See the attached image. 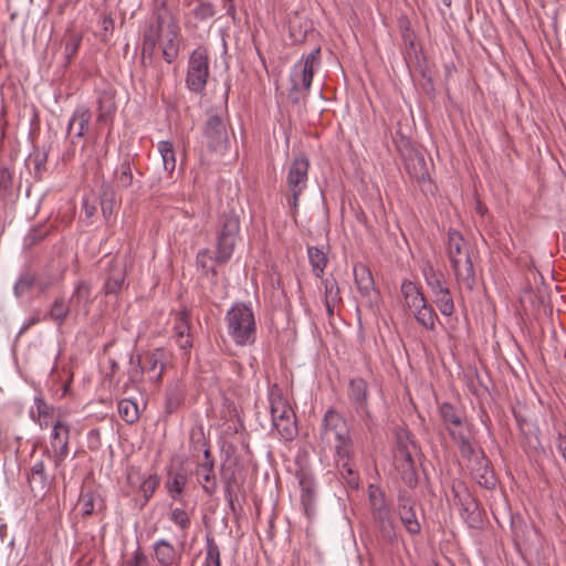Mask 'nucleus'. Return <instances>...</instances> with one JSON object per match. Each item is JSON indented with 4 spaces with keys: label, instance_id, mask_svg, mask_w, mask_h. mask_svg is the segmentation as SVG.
Segmentation results:
<instances>
[{
    "label": "nucleus",
    "instance_id": "obj_4",
    "mask_svg": "<svg viewBox=\"0 0 566 566\" xmlns=\"http://www.w3.org/2000/svg\"><path fill=\"white\" fill-rule=\"evenodd\" d=\"M227 329L238 346H249L255 342L256 323L252 306L235 302L226 313Z\"/></svg>",
    "mask_w": 566,
    "mask_h": 566
},
{
    "label": "nucleus",
    "instance_id": "obj_1",
    "mask_svg": "<svg viewBox=\"0 0 566 566\" xmlns=\"http://www.w3.org/2000/svg\"><path fill=\"white\" fill-rule=\"evenodd\" d=\"M161 48V55L167 63H172L179 53L180 28L174 14L161 4L151 22L143 34L142 59L151 60L156 48Z\"/></svg>",
    "mask_w": 566,
    "mask_h": 566
},
{
    "label": "nucleus",
    "instance_id": "obj_39",
    "mask_svg": "<svg viewBox=\"0 0 566 566\" xmlns=\"http://www.w3.org/2000/svg\"><path fill=\"white\" fill-rule=\"evenodd\" d=\"M157 149L161 156L163 167L165 171L171 174L176 168V155L174 144L170 140H160Z\"/></svg>",
    "mask_w": 566,
    "mask_h": 566
},
{
    "label": "nucleus",
    "instance_id": "obj_56",
    "mask_svg": "<svg viewBox=\"0 0 566 566\" xmlns=\"http://www.w3.org/2000/svg\"><path fill=\"white\" fill-rule=\"evenodd\" d=\"M174 332H175L176 337L190 335L189 334L190 325H189V322L187 319V315L185 312H182L178 315L177 322L174 327Z\"/></svg>",
    "mask_w": 566,
    "mask_h": 566
},
{
    "label": "nucleus",
    "instance_id": "obj_63",
    "mask_svg": "<svg viewBox=\"0 0 566 566\" xmlns=\"http://www.w3.org/2000/svg\"><path fill=\"white\" fill-rule=\"evenodd\" d=\"M556 447L560 455L566 453V437L562 433H558L556 439Z\"/></svg>",
    "mask_w": 566,
    "mask_h": 566
},
{
    "label": "nucleus",
    "instance_id": "obj_24",
    "mask_svg": "<svg viewBox=\"0 0 566 566\" xmlns=\"http://www.w3.org/2000/svg\"><path fill=\"white\" fill-rule=\"evenodd\" d=\"M72 313V305L63 296L55 297L48 312L43 314V319L61 327L69 315Z\"/></svg>",
    "mask_w": 566,
    "mask_h": 566
},
{
    "label": "nucleus",
    "instance_id": "obj_46",
    "mask_svg": "<svg viewBox=\"0 0 566 566\" xmlns=\"http://www.w3.org/2000/svg\"><path fill=\"white\" fill-rule=\"evenodd\" d=\"M117 184L123 188H128L133 184V167L129 158H125L115 169Z\"/></svg>",
    "mask_w": 566,
    "mask_h": 566
},
{
    "label": "nucleus",
    "instance_id": "obj_61",
    "mask_svg": "<svg viewBox=\"0 0 566 566\" xmlns=\"http://www.w3.org/2000/svg\"><path fill=\"white\" fill-rule=\"evenodd\" d=\"M209 256V251L207 249L200 250L197 254L196 262L197 265L200 266L203 271H208L207 266V258Z\"/></svg>",
    "mask_w": 566,
    "mask_h": 566
},
{
    "label": "nucleus",
    "instance_id": "obj_26",
    "mask_svg": "<svg viewBox=\"0 0 566 566\" xmlns=\"http://www.w3.org/2000/svg\"><path fill=\"white\" fill-rule=\"evenodd\" d=\"M323 437L331 441L332 438L337 440V433H342L343 430H348L344 418L335 410H328L322 422Z\"/></svg>",
    "mask_w": 566,
    "mask_h": 566
},
{
    "label": "nucleus",
    "instance_id": "obj_17",
    "mask_svg": "<svg viewBox=\"0 0 566 566\" xmlns=\"http://www.w3.org/2000/svg\"><path fill=\"white\" fill-rule=\"evenodd\" d=\"M457 283L460 287L473 291L476 285V273L473 264V255H467L463 260L451 265Z\"/></svg>",
    "mask_w": 566,
    "mask_h": 566
},
{
    "label": "nucleus",
    "instance_id": "obj_25",
    "mask_svg": "<svg viewBox=\"0 0 566 566\" xmlns=\"http://www.w3.org/2000/svg\"><path fill=\"white\" fill-rule=\"evenodd\" d=\"M301 488V504L304 514L307 518H312L315 515L316 504V489L315 483L312 479L303 476L300 479Z\"/></svg>",
    "mask_w": 566,
    "mask_h": 566
},
{
    "label": "nucleus",
    "instance_id": "obj_42",
    "mask_svg": "<svg viewBox=\"0 0 566 566\" xmlns=\"http://www.w3.org/2000/svg\"><path fill=\"white\" fill-rule=\"evenodd\" d=\"M399 516L407 532L410 534H418L420 532V524L411 506H408L407 504H400Z\"/></svg>",
    "mask_w": 566,
    "mask_h": 566
},
{
    "label": "nucleus",
    "instance_id": "obj_10",
    "mask_svg": "<svg viewBox=\"0 0 566 566\" xmlns=\"http://www.w3.org/2000/svg\"><path fill=\"white\" fill-rule=\"evenodd\" d=\"M209 76V56L206 48L195 49L188 61L186 86L193 93L205 91Z\"/></svg>",
    "mask_w": 566,
    "mask_h": 566
},
{
    "label": "nucleus",
    "instance_id": "obj_14",
    "mask_svg": "<svg viewBox=\"0 0 566 566\" xmlns=\"http://www.w3.org/2000/svg\"><path fill=\"white\" fill-rule=\"evenodd\" d=\"M357 289L370 308L377 307L380 301V293L376 287L373 274L368 266L357 263L353 268Z\"/></svg>",
    "mask_w": 566,
    "mask_h": 566
},
{
    "label": "nucleus",
    "instance_id": "obj_55",
    "mask_svg": "<svg viewBox=\"0 0 566 566\" xmlns=\"http://www.w3.org/2000/svg\"><path fill=\"white\" fill-rule=\"evenodd\" d=\"M101 201L109 202V213H112L115 203V191L108 181H103L101 185Z\"/></svg>",
    "mask_w": 566,
    "mask_h": 566
},
{
    "label": "nucleus",
    "instance_id": "obj_52",
    "mask_svg": "<svg viewBox=\"0 0 566 566\" xmlns=\"http://www.w3.org/2000/svg\"><path fill=\"white\" fill-rule=\"evenodd\" d=\"M182 403V394L179 389L175 388L167 392L165 400V408L167 413L175 412Z\"/></svg>",
    "mask_w": 566,
    "mask_h": 566
},
{
    "label": "nucleus",
    "instance_id": "obj_57",
    "mask_svg": "<svg viewBox=\"0 0 566 566\" xmlns=\"http://www.w3.org/2000/svg\"><path fill=\"white\" fill-rule=\"evenodd\" d=\"M146 564L147 557L143 553L140 546L137 545V548L134 552L132 559L127 562V566H146Z\"/></svg>",
    "mask_w": 566,
    "mask_h": 566
},
{
    "label": "nucleus",
    "instance_id": "obj_18",
    "mask_svg": "<svg viewBox=\"0 0 566 566\" xmlns=\"http://www.w3.org/2000/svg\"><path fill=\"white\" fill-rule=\"evenodd\" d=\"M447 254L450 264L453 265L458 263V261L463 260V258H467V255H473V251L459 231L449 230Z\"/></svg>",
    "mask_w": 566,
    "mask_h": 566
},
{
    "label": "nucleus",
    "instance_id": "obj_50",
    "mask_svg": "<svg viewBox=\"0 0 566 566\" xmlns=\"http://www.w3.org/2000/svg\"><path fill=\"white\" fill-rule=\"evenodd\" d=\"M33 286H35L34 276L31 274H22L17 280L13 286V293L17 297H22L27 294Z\"/></svg>",
    "mask_w": 566,
    "mask_h": 566
},
{
    "label": "nucleus",
    "instance_id": "obj_41",
    "mask_svg": "<svg viewBox=\"0 0 566 566\" xmlns=\"http://www.w3.org/2000/svg\"><path fill=\"white\" fill-rule=\"evenodd\" d=\"M145 369L142 364L140 355H135L133 352L128 354L127 377L128 382L132 385L138 384L143 380Z\"/></svg>",
    "mask_w": 566,
    "mask_h": 566
},
{
    "label": "nucleus",
    "instance_id": "obj_2",
    "mask_svg": "<svg viewBox=\"0 0 566 566\" xmlns=\"http://www.w3.org/2000/svg\"><path fill=\"white\" fill-rule=\"evenodd\" d=\"M439 415L442 423L452 441L457 444L459 452L463 458H472L474 454L473 424L467 418L464 411L451 405L442 402L439 406Z\"/></svg>",
    "mask_w": 566,
    "mask_h": 566
},
{
    "label": "nucleus",
    "instance_id": "obj_59",
    "mask_svg": "<svg viewBox=\"0 0 566 566\" xmlns=\"http://www.w3.org/2000/svg\"><path fill=\"white\" fill-rule=\"evenodd\" d=\"M11 184H12V177H11V174L9 172V170L1 169L0 170V188H2L3 190H8L11 188Z\"/></svg>",
    "mask_w": 566,
    "mask_h": 566
},
{
    "label": "nucleus",
    "instance_id": "obj_47",
    "mask_svg": "<svg viewBox=\"0 0 566 566\" xmlns=\"http://www.w3.org/2000/svg\"><path fill=\"white\" fill-rule=\"evenodd\" d=\"M202 566H221L219 546L210 535L206 536V556Z\"/></svg>",
    "mask_w": 566,
    "mask_h": 566
},
{
    "label": "nucleus",
    "instance_id": "obj_49",
    "mask_svg": "<svg viewBox=\"0 0 566 566\" xmlns=\"http://www.w3.org/2000/svg\"><path fill=\"white\" fill-rule=\"evenodd\" d=\"M169 520L178 526L181 531H184V537L186 536V531L190 527L191 521L189 514L180 507L172 509L169 515Z\"/></svg>",
    "mask_w": 566,
    "mask_h": 566
},
{
    "label": "nucleus",
    "instance_id": "obj_34",
    "mask_svg": "<svg viewBox=\"0 0 566 566\" xmlns=\"http://www.w3.org/2000/svg\"><path fill=\"white\" fill-rule=\"evenodd\" d=\"M52 412L53 408L45 402L42 396L34 397V408L31 409L30 416L41 429L49 427V418Z\"/></svg>",
    "mask_w": 566,
    "mask_h": 566
},
{
    "label": "nucleus",
    "instance_id": "obj_64",
    "mask_svg": "<svg viewBox=\"0 0 566 566\" xmlns=\"http://www.w3.org/2000/svg\"><path fill=\"white\" fill-rule=\"evenodd\" d=\"M224 497L227 502H231V499H235L234 486L231 482H227L224 485Z\"/></svg>",
    "mask_w": 566,
    "mask_h": 566
},
{
    "label": "nucleus",
    "instance_id": "obj_54",
    "mask_svg": "<svg viewBox=\"0 0 566 566\" xmlns=\"http://www.w3.org/2000/svg\"><path fill=\"white\" fill-rule=\"evenodd\" d=\"M35 280V286L38 287L39 292L44 294L49 292L59 281V276L51 275V274H42L38 277H34Z\"/></svg>",
    "mask_w": 566,
    "mask_h": 566
},
{
    "label": "nucleus",
    "instance_id": "obj_35",
    "mask_svg": "<svg viewBox=\"0 0 566 566\" xmlns=\"http://www.w3.org/2000/svg\"><path fill=\"white\" fill-rule=\"evenodd\" d=\"M187 481V474L181 470L168 473L166 489L172 500H178L186 488Z\"/></svg>",
    "mask_w": 566,
    "mask_h": 566
},
{
    "label": "nucleus",
    "instance_id": "obj_28",
    "mask_svg": "<svg viewBox=\"0 0 566 566\" xmlns=\"http://www.w3.org/2000/svg\"><path fill=\"white\" fill-rule=\"evenodd\" d=\"M28 481L32 488H38L40 491H45L50 488L53 481V476L46 472L45 463L42 460H38L31 467Z\"/></svg>",
    "mask_w": 566,
    "mask_h": 566
},
{
    "label": "nucleus",
    "instance_id": "obj_9",
    "mask_svg": "<svg viewBox=\"0 0 566 566\" xmlns=\"http://www.w3.org/2000/svg\"><path fill=\"white\" fill-rule=\"evenodd\" d=\"M70 433V424L61 420L54 422L50 433L49 447L45 449L44 454L53 462L56 470L64 468L65 460L69 457Z\"/></svg>",
    "mask_w": 566,
    "mask_h": 566
},
{
    "label": "nucleus",
    "instance_id": "obj_3",
    "mask_svg": "<svg viewBox=\"0 0 566 566\" xmlns=\"http://www.w3.org/2000/svg\"><path fill=\"white\" fill-rule=\"evenodd\" d=\"M321 66V48L313 49L310 53L303 54L294 63L290 72L289 97L293 104H300L308 95L314 73Z\"/></svg>",
    "mask_w": 566,
    "mask_h": 566
},
{
    "label": "nucleus",
    "instance_id": "obj_29",
    "mask_svg": "<svg viewBox=\"0 0 566 566\" xmlns=\"http://www.w3.org/2000/svg\"><path fill=\"white\" fill-rule=\"evenodd\" d=\"M405 167L409 176L416 180H426L429 176L424 157L411 151L405 159Z\"/></svg>",
    "mask_w": 566,
    "mask_h": 566
},
{
    "label": "nucleus",
    "instance_id": "obj_15",
    "mask_svg": "<svg viewBox=\"0 0 566 566\" xmlns=\"http://www.w3.org/2000/svg\"><path fill=\"white\" fill-rule=\"evenodd\" d=\"M469 462L472 476L476 483L488 490L494 489L496 485V478L494 471L490 465V461L482 451L474 449L472 458H464Z\"/></svg>",
    "mask_w": 566,
    "mask_h": 566
},
{
    "label": "nucleus",
    "instance_id": "obj_20",
    "mask_svg": "<svg viewBox=\"0 0 566 566\" xmlns=\"http://www.w3.org/2000/svg\"><path fill=\"white\" fill-rule=\"evenodd\" d=\"M154 557L160 566H175L179 563L181 554L167 539H157L153 545Z\"/></svg>",
    "mask_w": 566,
    "mask_h": 566
},
{
    "label": "nucleus",
    "instance_id": "obj_33",
    "mask_svg": "<svg viewBox=\"0 0 566 566\" xmlns=\"http://www.w3.org/2000/svg\"><path fill=\"white\" fill-rule=\"evenodd\" d=\"M115 97L111 92H102L97 99V120L107 123L116 112Z\"/></svg>",
    "mask_w": 566,
    "mask_h": 566
},
{
    "label": "nucleus",
    "instance_id": "obj_53",
    "mask_svg": "<svg viewBox=\"0 0 566 566\" xmlns=\"http://www.w3.org/2000/svg\"><path fill=\"white\" fill-rule=\"evenodd\" d=\"M193 15L198 20H207L216 14V9L212 3L208 1H199L192 11Z\"/></svg>",
    "mask_w": 566,
    "mask_h": 566
},
{
    "label": "nucleus",
    "instance_id": "obj_23",
    "mask_svg": "<svg viewBox=\"0 0 566 566\" xmlns=\"http://www.w3.org/2000/svg\"><path fill=\"white\" fill-rule=\"evenodd\" d=\"M92 286L86 281H77L74 285L73 293L70 298V303L73 307L75 315L83 310V314L87 315L90 311Z\"/></svg>",
    "mask_w": 566,
    "mask_h": 566
},
{
    "label": "nucleus",
    "instance_id": "obj_32",
    "mask_svg": "<svg viewBox=\"0 0 566 566\" xmlns=\"http://www.w3.org/2000/svg\"><path fill=\"white\" fill-rule=\"evenodd\" d=\"M460 516L471 528H479L482 524V516L478 504L471 499L465 502L460 501Z\"/></svg>",
    "mask_w": 566,
    "mask_h": 566
},
{
    "label": "nucleus",
    "instance_id": "obj_31",
    "mask_svg": "<svg viewBox=\"0 0 566 566\" xmlns=\"http://www.w3.org/2000/svg\"><path fill=\"white\" fill-rule=\"evenodd\" d=\"M373 521L382 539L392 542L396 539V527L391 510L373 516Z\"/></svg>",
    "mask_w": 566,
    "mask_h": 566
},
{
    "label": "nucleus",
    "instance_id": "obj_19",
    "mask_svg": "<svg viewBox=\"0 0 566 566\" xmlns=\"http://www.w3.org/2000/svg\"><path fill=\"white\" fill-rule=\"evenodd\" d=\"M81 515L87 517L97 512L105 511V501L102 495L92 489L82 490L77 500Z\"/></svg>",
    "mask_w": 566,
    "mask_h": 566
},
{
    "label": "nucleus",
    "instance_id": "obj_38",
    "mask_svg": "<svg viewBox=\"0 0 566 566\" xmlns=\"http://www.w3.org/2000/svg\"><path fill=\"white\" fill-rule=\"evenodd\" d=\"M368 500L370 505L371 517L390 510L389 505L386 502L385 493L378 486L369 485Z\"/></svg>",
    "mask_w": 566,
    "mask_h": 566
},
{
    "label": "nucleus",
    "instance_id": "obj_43",
    "mask_svg": "<svg viewBox=\"0 0 566 566\" xmlns=\"http://www.w3.org/2000/svg\"><path fill=\"white\" fill-rule=\"evenodd\" d=\"M139 480V488L138 493L142 495L143 500L140 503V507L145 506L147 502L151 499V496L155 493V490L158 485V478L157 475H145V478H138Z\"/></svg>",
    "mask_w": 566,
    "mask_h": 566
},
{
    "label": "nucleus",
    "instance_id": "obj_21",
    "mask_svg": "<svg viewBox=\"0 0 566 566\" xmlns=\"http://www.w3.org/2000/svg\"><path fill=\"white\" fill-rule=\"evenodd\" d=\"M195 475L198 484L208 495H213L218 489L217 475L214 472V462H199L195 469Z\"/></svg>",
    "mask_w": 566,
    "mask_h": 566
},
{
    "label": "nucleus",
    "instance_id": "obj_62",
    "mask_svg": "<svg viewBox=\"0 0 566 566\" xmlns=\"http://www.w3.org/2000/svg\"><path fill=\"white\" fill-rule=\"evenodd\" d=\"M176 343L179 346V348L182 349L185 353H188L192 346L190 335L176 337Z\"/></svg>",
    "mask_w": 566,
    "mask_h": 566
},
{
    "label": "nucleus",
    "instance_id": "obj_48",
    "mask_svg": "<svg viewBox=\"0 0 566 566\" xmlns=\"http://www.w3.org/2000/svg\"><path fill=\"white\" fill-rule=\"evenodd\" d=\"M324 285V301H328L329 304H339L342 302L338 283L335 277H326L323 281Z\"/></svg>",
    "mask_w": 566,
    "mask_h": 566
},
{
    "label": "nucleus",
    "instance_id": "obj_16",
    "mask_svg": "<svg viewBox=\"0 0 566 566\" xmlns=\"http://www.w3.org/2000/svg\"><path fill=\"white\" fill-rule=\"evenodd\" d=\"M410 446L415 448L411 442ZM394 461L397 470H399L401 473L402 480L407 484L413 485L417 481L415 474V461L409 449V442L405 441L401 437L398 438Z\"/></svg>",
    "mask_w": 566,
    "mask_h": 566
},
{
    "label": "nucleus",
    "instance_id": "obj_45",
    "mask_svg": "<svg viewBox=\"0 0 566 566\" xmlns=\"http://www.w3.org/2000/svg\"><path fill=\"white\" fill-rule=\"evenodd\" d=\"M434 302L444 316H451L454 312V302L449 287L433 294Z\"/></svg>",
    "mask_w": 566,
    "mask_h": 566
},
{
    "label": "nucleus",
    "instance_id": "obj_58",
    "mask_svg": "<svg viewBox=\"0 0 566 566\" xmlns=\"http://www.w3.org/2000/svg\"><path fill=\"white\" fill-rule=\"evenodd\" d=\"M40 322H45V321L43 319V315H42V316H40L38 313L33 314L32 316L28 317V318L23 322L22 326L20 327V332H19V334H23V333H25V332H27L31 326H33V325H35V324H38V323H40Z\"/></svg>",
    "mask_w": 566,
    "mask_h": 566
},
{
    "label": "nucleus",
    "instance_id": "obj_13",
    "mask_svg": "<svg viewBox=\"0 0 566 566\" xmlns=\"http://www.w3.org/2000/svg\"><path fill=\"white\" fill-rule=\"evenodd\" d=\"M348 399L356 415L366 426L373 423V417L368 406V384L365 379L357 377L349 381Z\"/></svg>",
    "mask_w": 566,
    "mask_h": 566
},
{
    "label": "nucleus",
    "instance_id": "obj_30",
    "mask_svg": "<svg viewBox=\"0 0 566 566\" xmlns=\"http://www.w3.org/2000/svg\"><path fill=\"white\" fill-rule=\"evenodd\" d=\"M401 294L403 296V301L406 306L412 312L418 308L420 305H423L427 302L423 293L420 289L411 281L405 280L401 283Z\"/></svg>",
    "mask_w": 566,
    "mask_h": 566
},
{
    "label": "nucleus",
    "instance_id": "obj_22",
    "mask_svg": "<svg viewBox=\"0 0 566 566\" xmlns=\"http://www.w3.org/2000/svg\"><path fill=\"white\" fill-rule=\"evenodd\" d=\"M167 353L164 348H156L148 354L145 361V374L148 378L157 382L161 379L166 367Z\"/></svg>",
    "mask_w": 566,
    "mask_h": 566
},
{
    "label": "nucleus",
    "instance_id": "obj_7",
    "mask_svg": "<svg viewBox=\"0 0 566 566\" xmlns=\"http://www.w3.org/2000/svg\"><path fill=\"white\" fill-rule=\"evenodd\" d=\"M240 239L239 217L230 212L224 214L221 222V229L217 238V250L214 260L217 263H226L232 256L234 247Z\"/></svg>",
    "mask_w": 566,
    "mask_h": 566
},
{
    "label": "nucleus",
    "instance_id": "obj_60",
    "mask_svg": "<svg viewBox=\"0 0 566 566\" xmlns=\"http://www.w3.org/2000/svg\"><path fill=\"white\" fill-rule=\"evenodd\" d=\"M138 478H145V474H142L137 470H130L127 474V482L133 488H139V480Z\"/></svg>",
    "mask_w": 566,
    "mask_h": 566
},
{
    "label": "nucleus",
    "instance_id": "obj_11",
    "mask_svg": "<svg viewBox=\"0 0 566 566\" xmlns=\"http://www.w3.org/2000/svg\"><path fill=\"white\" fill-rule=\"evenodd\" d=\"M128 272V260L126 258L112 259L104 272L102 291L105 295H118L127 287L126 276Z\"/></svg>",
    "mask_w": 566,
    "mask_h": 566
},
{
    "label": "nucleus",
    "instance_id": "obj_40",
    "mask_svg": "<svg viewBox=\"0 0 566 566\" xmlns=\"http://www.w3.org/2000/svg\"><path fill=\"white\" fill-rule=\"evenodd\" d=\"M117 411L119 417L129 424L135 423L139 418V410L137 403L132 399H122L117 403Z\"/></svg>",
    "mask_w": 566,
    "mask_h": 566
},
{
    "label": "nucleus",
    "instance_id": "obj_36",
    "mask_svg": "<svg viewBox=\"0 0 566 566\" xmlns=\"http://www.w3.org/2000/svg\"><path fill=\"white\" fill-rule=\"evenodd\" d=\"M412 314L418 324H420L422 327L428 331L434 329L438 315L428 302H424L423 305H420L418 308L413 310Z\"/></svg>",
    "mask_w": 566,
    "mask_h": 566
},
{
    "label": "nucleus",
    "instance_id": "obj_5",
    "mask_svg": "<svg viewBox=\"0 0 566 566\" xmlns=\"http://www.w3.org/2000/svg\"><path fill=\"white\" fill-rule=\"evenodd\" d=\"M228 116L224 113H208V118L203 126L202 143L212 153L223 155L230 146L228 133Z\"/></svg>",
    "mask_w": 566,
    "mask_h": 566
},
{
    "label": "nucleus",
    "instance_id": "obj_44",
    "mask_svg": "<svg viewBox=\"0 0 566 566\" xmlns=\"http://www.w3.org/2000/svg\"><path fill=\"white\" fill-rule=\"evenodd\" d=\"M423 276L433 294L448 287L444 283L443 274L436 271L432 265H427L423 269Z\"/></svg>",
    "mask_w": 566,
    "mask_h": 566
},
{
    "label": "nucleus",
    "instance_id": "obj_37",
    "mask_svg": "<svg viewBox=\"0 0 566 566\" xmlns=\"http://www.w3.org/2000/svg\"><path fill=\"white\" fill-rule=\"evenodd\" d=\"M308 262L312 266V272L316 277H322L324 270L327 265V256L323 249L317 247L307 248Z\"/></svg>",
    "mask_w": 566,
    "mask_h": 566
},
{
    "label": "nucleus",
    "instance_id": "obj_12",
    "mask_svg": "<svg viewBox=\"0 0 566 566\" xmlns=\"http://www.w3.org/2000/svg\"><path fill=\"white\" fill-rule=\"evenodd\" d=\"M352 454L353 442L349 430H343L342 433H337V440L335 444V461L339 468L340 474L347 479L348 484L352 486H357L358 476L350 464Z\"/></svg>",
    "mask_w": 566,
    "mask_h": 566
},
{
    "label": "nucleus",
    "instance_id": "obj_51",
    "mask_svg": "<svg viewBox=\"0 0 566 566\" xmlns=\"http://www.w3.org/2000/svg\"><path fill=\"white\" fill-rule=\"evenodd\" d=\"M82 42V35L78 33H70L64 44V59L65 63H70L76 54Z\"/></svg>",
    "mask_w": 566,
    "mask_h": 566
},
{
    "label": "nucleus",
    "instance_id": "obj_27",
    "mask_svg": "<svg viewBox=\"0 0 566 566\" xmlns=\"http://www.w3.org/2000/svg\"><path fill=\"white\" fill-rule=\"evenodd\" d=\"M90 122H91V112H90L88 107H86L84 105L77 106L74 109V112L67 123L66 132H67V134H71V132L74 129L75 125H77L74 135L76 137H82L87 132Z\"/></svg>",
    "mask_w": 566,
    "mask_h": 566
},
{
    "label": "nucleus",
    "instance_id": "obj_8",
    "mask_svg": "<svg viewBox=\"0 0 566 566\" xmlns=\"http://www.w3.org/2000/svg\"><path fill=\"white\" fill-rule=\"evenodd\" d=\"M310 160L301 154L292 160L286 176L290 196L287 205L296 212L298 208V198L307 187Z\"/></svg>",
    "mask_w": 566,
    "mask_h": 566
},
{
    "label": "nucleus",
    "instance_id": "obj_6",
    "mask_svg": "<svg viewBox=\"0 0 566 566\" xmlns=\"http://www.w3.org/2000/svg\"><path fill=\"white\" fill-rule=\"evenodd\" d=\"M272 424L280 437L292 441L297 434L296 416L294 410L281 395L270 396Z\"/></svg>",
    "mask_w": 566,
    "mask_h": 566
}]
</instances>
